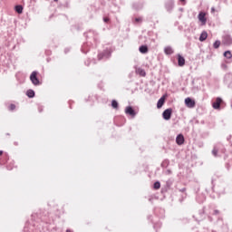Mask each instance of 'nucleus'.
Returning <instances> with one entry per match:
<instances>
[{
	"mask_svg": "<svg viewBox=\"0 0 232 232\" xmlns=\"http://www.w3.org/2000/svg\"><path fill=\"white\" fill-rule=\"evenodd\" d=\"M37 75H39V72L37 71H34L30 75V81L34 86H39V84H41V82H39V78H37Z\"/></svg>",
	"mask_w": 232,
	"mask_h": 232,
	"instance_id": "nucleus-1",
	"label": "nucleus"
},
{
	"mask_svg": "<svg viewBox=\"0 0 232 232\" xmlns=\"http://www.w3.org/2000/svg\"><path fill=\"white\" fill-rule=\"evenodd\" d=\"M198 19L201 23L202 26L206 25V23H208V18L206 17L205 12H199Z\"/></svg>",
	"mask_w": 232,
	"mask_h": 232,
	"instance_id": "nucleus-2",
	"label": "nucleus"
},
{
	"mask_svg": "<svg viewBox=\"0 0 232 232\" xmlns=\"http://www.w3.org/2000/svg\"><path fill=\"white\" fill-rule=\"evenodd\" d=\"M171 113H173L172 109H166L162 113L163 119L165 121H169V119H171Z\"/></svg>",
	"mask_w": 232,
	"mask_h": 232,
	"instance_id": "nucleus-3",
	"label": "nucleus"
},
{
	"mask_svg": "<svg viewBox=\"0 0 232 232\" xmlns=\"http://www.w3.org/2000/svg\"><path fill=\"white\" fill-rule=\"evenodd\" d=\"M185 104L187 108H195V102L191 98L185 99Z\"/></svg>",
	"mask_w": 232,
	"mask_h": 232,
	"instance_id": "nucleus-4",
	"label": "nucleus"
},
{
	"mask_svg": "<svg viewBox=\"0 0 232 232\" xmlns=\"http://www.w3.org/2000/svg\"><path fill=\"white\" fill-rule=\"evenodd\" d=\"M125 113H126V115H130V117H135V115H136L135 110H133V108H131V106L126 107Z\"/></svg>",
	"mask_w": 232,
	"mask_h": 232,
	"instance_id": "nucleus-5",
	"label": "nucleus"
},
{
	"mask_svg": "<svg viewBox=\"0 0 232 232\" xmlns=\"http://www.w3.org/2000/svg\"><path fill=\"white\" fill-rule=\"evenodd\" d=\"M220 104H222V99L221 98H217L216 102L212 103V106L214 110H218L220 108Z\"/></svg>",
	"mask_w": 232,
	"mask_h": 232,
	"instance_id": "nucleus-6",
	"label": "nucleus"
},
{
	"mask_svg": "<svg viewBox=\"0 0 232 232\" xmlns=\"http://www.w3.org/2000/svg\"><path fill=\"white\" fill-rule=\"evenodd\" d=\"M184 135L182 134H179L176 138V143L179 145V146H182V144H184Z\"/></svg>",
	"mask_w": 232,
	"mask_h": 232,
	"instance_id": "nucleus-7",
	"label": "nucleus"
},
{
	"mask_svg": "<svg viewBox=\"0 0 232 232\" xmlns=\"http://www.w3.org/2000/svg\"><path fill=\"white\" fill-rule=\"evenodd\" d=\"M178 64L179 66H184L186 64V59L180 54H178Z\"/></svg>",
	"mask_w": 232,
	"mask_h": 232,
	"instance_id": "nucleus-8",
	"label": "nucleus"
},
{
	"mask_svg": "<svg viewBox=\"0 0 232 232\" xmlns=\"http://www.w3.org/2000/svg\"><path fill=\"white\" fill-rule=\"evenodd\" d=\"M208 39V33L203 31L199 36V41L201 43H204V41H206Z\"/></svg>",
	"mask_w": 232,
	"mask_h": 232,
	"instance_id": "nucleus-9",
	"label": "nucleus"
},
{
	"mask_svg": "<svg viewBox=\"0 0 232 232\" xmlns=\"http://www.w3.org/2000/svg\"><path fill=\"white\" fill-rule=\"evenodd\" d=\"M164 52L166 55H171L173 54V48H171V46H167L164 48Z\"/></svg>",
	"mask_w": 232,
	"mask_h": 232,
	"instance_id": "nucleus-10",
	"label": "nucleus"
},
{
	"mask_svg": "<svg viewBox=\"0 0 232 232\" xmlns=\"http://www.w3.org/2000/svg\"><path fill=\"white\" fill-rule=\"evenodd\" d=\"M165 101H166L165 98H164V97H161V98L158 101L157 108H158V109L162 108V106H164Z\"/></svg>",
	"mask_w": 232,
	"mask_h": 232,
	"instance_id": "nucleus-11",
	"label": "nucleus"
},
{
	"mask_svg": "<svg viewBox=\"0 0 232 232\" xmlns=\"http://www.w3.org/2000/svg\"><path fill=\"white\" fill-rule=\"evenodd\" d=\"M223 43L227 45L231 44H232L231 36H225Z\"/></svg>",
	"mask_w": 232,
	"mask_h": 232,
	"instance_id": "nucleus-12",
	"label": "nucleus"
},
{
	"mask_svg": "<svg viewBox=\"0 0 232 232\" xmlns=\"http://www.w3.org/2000/svg\"><path fill=\"white\" fill-rule=\"evenodd\" d=\"M139 51L140 52V53H148V46L146 45H141L139 49Z\"/></svg>",
	"mask_w": 232,
	"mask_h": 232,
	"instance_id": "nucleus-13",
	"label": "nucleus"
},
{
	"mask_svg": "<svg viewBox=\"0 0 232 232\" xmlns=\"http://www.w3.org/2000/svg\"><path fill=\"white\" fill-rule=\"evenodd\" d=\"M27 97H29L30 99L35 97V92H34L33 90H28L26 92Z\"/></svg>",
	"mask_w": 232,
	"mask_h": 232,
	"instance_id": "nucleus-14",
	"label": "nucleus"
},
{
	"mask_svg": "<svg viewBox=\"0 0 232 232\" xmlns=\"http://www.w3.org/2000/svg\"><path fill=\"white\" fill-rule=\"evenodd\" d=\"M137 73H139V75H140L141 77H146V71H144V69H138Z\"/></svg>",
	"mask_w": 232,
	"mask_h": 232,
	"instance_id": "nucleus-15",
	"label": "nucleus"
},
{
	"mask_svg": "<svg viewBox=\"0 0 232 232\" xmlns=\"http://www.w3.org/2000/svg\"><path fill=\"white\" fill-rule=\"evenodd\" d=\"M14 10L17 12V14H23V5H16Z\"/></svg>",
	"mask_w": 232,
	"mask_h": 232,
	"instance_id": "nucleus-16",
	"label": "nucleus"
},
{
	"mask_svg": "<svg viewBox=\"0 0 232 232\" xmlns=\"http://www.w3.org/2000/svg\"><path fill=\"white\" fill-rule=\"evenodd\" d=\"M111 106H112V108H114V110H117L119 108V102H117V101L113 100L111 102Z\"/></svg>",
	"mask_w": 232,
	"mask_h": 232,
	"instance_id": "nucleus-17",
	"label": "nucleus"
},
{
	"mask_svg": "<svg viewBox=\"0 0 232 232\" xmlns=\"http://www.w3.org/2000/svg\"><path fill=\"white\" fill-rule=\"evenodd\" d=\"M224 57H226L227 59H231L232 54L230 51H227L224 53Z\"/></svg>",
	"mask_w": 232,
	"mask_h": 232,
	"instance_id": "nucleus-18",
	"label": "nucleus"
},
{
	"mask_svg": "<svg viewBox=\"0 0 232 232\" xmlns=\"http://www.w3.org/2000/svg\"><path fill=\"white\" fill-rule=\"evenodd\" d=\"M213 47L216 48V49H217V48H220V41H218V40L216 41V42L214 43V44H213Z\"/></svg>",
	"mask_w": 232,
	"mask_h": 232,
	"instance_id": "nucleus-19",
	"label": "nucleus"
},
{
	"mask_svg": "<svg viewBox=\"0 0 232 232\" xmlns=\"http://www.w3.org/2000/svg\"><path fill=\"white\" fill-rule=\"evenodd\" d=\"M154 189H160V182L156 181L154 183Z\"/></svg>",
	"mask_w": 232,
	"mask_h": 232,
	"instance_id": "nucleus-20",
	"label": "nucleus"
},
{
	"mask_svg": "<svg viewBox=\"0 0 232 232\" xmlns=\"http://www.w3.org/2000/svg\"><path fill=\"white\" fill-rule=\"evenodd\" d=\"M218 153V150H217V148H214L212 150V154L214 155V157H217Z\"/></svg>",
	"mask_w": 232,
	"mask_h": 232,
	"instance_id": "nucleus-21",
	"label": "nucleus"
},
{
	"mask_svg": "<svg viewBox=\"0 0 232 232\" xmlns=\"http://www.w3.org/2000/svg\"><path fill=\"white\" fill-rule=\"evenodd\" d=\"M9 110H10V111H14V110H15V104H11L9 106Z\"/></svg>",
	"mask_w": 232,
	"mask_h": 232,
	"instance_id": "nucleus-22",
	"label": "nucleus"
},
{
	"mask_svg": "<svg viewBox=\"0 0 232 232\" xmlns=\"http://www.w3.org/2000/svg\"><path fill=\"white\" fill-rule=\"evenodd\" d=\"M136 23H142V19L140 17V18H136L135 19Z\"/></svg>",
	"mask_w": 232,
	"mask_h": 232,
	"instance_id": "nucleus-23",
	"label": "nucleus"
},
{
	"mask_svg": "<svg viewBox=\"0 0 232 232\" xmlns=\"http://www.w3.org/2000/svg\"><path fill=\"white\" fill-rule=\"evenodd\" d=\"M103 21H104V23H109V22H110V18L104 17V18H103Z\"/></svg>",
	"mask_w": 232,
	"mask_h": 232,
	"instance_id": "nucleus-24",
	"label": "nucleus"
},
{
	"mask_svg": "<svg viewBox=\"0 0 232 232\" xmlns=\"http://www.w3.org/2000/svg\"><path fill=\"white\" fill-rule=\"evenodd\" d=\"M211 12H212V14H215V7L211 8Z\"/></svg>",
	"mask_w": 232,
	"mask_h": 232,
	"instance_id": "nucleus-25",
	"label": "nucleus"
},
{
	"mask_svg": "<svg viewBox=\"0 0 232 232\" xmlns=\"http://www.w3.org/2000/svg\"><path fill=\"white\" fill-rule=\"evenodd\" d=\"M0 155H3V150H0Z\"/></svg>",
	"mask_w": 232,
	"mask_h": 232,
	"instance_id": "nucleus-26",
	"label": "nucleus"
},
{
	"mask_svg": "<svg viewBox=\"0 0 232 232\" xmlns=\"http://www.w3.org/2000/svg\"><path fill=\"white\" fill-rule=\"evenodd\" d=\"M66 232H72V230H70V229H67V230H66Z\"/></svg>",
	"mask_w": 232,
	"mask_h": 232,
	"instance_id": "nucleus-27",
	"label": "nucleus"
},
{
	"mask_svg": "<svg viewBox=\"0 0 232 232\" xmlns=\"http://www.w3.org/2000/svg\"><path fill=\"white\" fill-rule=\"evenodd\" d=\"M55 2L59 1V0H54Z\"/></svg>",
	"mask_w": 232,
	"mask_h": 232,
	"instance_id": "nucleus-28",
	"label": "nucleus"
},
{
	"mask_svg": "<svg viewBox=\"0 0 232 232\" xmlns=\"http://www.w3.org/2000/svg\"><path fill=\"white\" fill-rule=\"evenodd\" d=\"M180 1H185V0H180Z\"/></svg>",
	"mask_w": 232,
	"mask_h": 232,
	"instance_id": "nucleus-29",
	"label": "nucleus"
}]
</instances>
